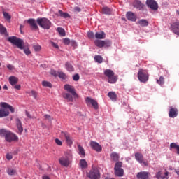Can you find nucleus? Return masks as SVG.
Returning a JSON list of instances; mask_svg holds the SVG:
<instances>
[{
    "label": "nucleus",
    "instance_id": "1",
    "mask_svg": "<svg viewBox=\"0 0 179 179\" xmlns=\"http://www.w3.org/2000/svg\"><path fill=\"white\" fill-rule=\"evenodd\" d=\"M8 41L11 43V44H13V45H16L17 48H20V50H23L26 55H30L31 54V52L29 48H24L23 46L24 45V41H23V40L17 38L16 36H10L8 37Z\"/></svg>",
    "mask_w": 179,
    "mask_h": 179
},
{
    "label": "nucleus",
    "instance_id": "2",
    "mask_svg": "<svg viewBox=\"0 0 179 179\" xmlns=\"http://www.w3.org/2000/svg\"><path fill=\"white\" fill-rule=\"evenodd\" d=\"M73 159V152L72 150H67L64 152V155L59 158V163L63 167H69L72 163Z\"/></svg>",
    "mask_w": 179,
    "mask_h": 179
},
{
    "label": "nucleus",
    "instance_id": "3",
    "mask_svg": "<svg viewBox=\"0 0 179 179\" xmlns=\"http://www.w3.org/2000/svg\"><path fill=\"white\" fill-rule=\"evenodd\" d=\"M0 136L5 138L7 142H17L19 141V137L15 133L5 129H0Z\"/></svg>",
    "mask_w": 179,
    "mask_h": 179
},
{
    "label": "nucleus",
    "instance_id": "4",
    "mask_svg": "<svg viewBox=\"0 0 179 179\" xmlns=\"http://www.w3.org/2000/svg\"><path fill=\"white\" fill-rule=\"evenodd\" d=\"M0 106L2 107V108L0 109V118H3V117H8V115H9V110L6 108H8L11 113H15V108L6 102H1Z\"/></svg>",
    "mask_w": 179,
    "mask_h": 179
},
{
    "label": "nucleus",
    "instance_id": "5",
    "mask_svg": "<svg viewBox=\"0 0 179 179\" xmlns=\"http://www.w3.org/2000/svg\"><path fill=\"white\" fill-rule=\"evenodd\" d=\"M103 73L108 77V83L114 84L118 80L117 76H114V71L111 69L105 70Z\"/></svg>",
    "mask_w": 179,
    "mask_h": 179
},
{
    "label": "nucleus",
    "instance_id": "6",
    "mask_svg": "<svg viewBox=\"0 0 179 179\" xmlns=\"http://www.w3.org/2000/svg\"><path fill=\"white\" fill-rule=\"evenodd\" d=\"M138 80L143 83L148 82V80H149V73L148 71L140 69L138 70Z\"/></svg>",
    "mask_w": 179,
    "mask_h": 179
},
{
    "label": "nucleus",
    "instance_id": "7",
    "mask_svg": "<svg viewBox=\"0 0 179 179\" xmlns=\"http://www.w3.org/2000/svg\"><path fill=\"white\" fill-rule=\"evenodd\" d=\"M36 22L38 26L42 27V29H46L48 30V29H50L51 27V22L47 18H38Z\"/></svg>",
    "mask_w": 179,
    "mask_h": 179
},
{
    "label": "nucleus",
    "instance_id": "8",
    "mask_svg": "<svg viewBox=\"0 0 179 179\" xmlns=\"http://www.w3.org/2000/svg\"><path fill=\"white\" fill-rule=\"evenodd\" d=\"M94 44L96 47H99V48H103L104 47L105 48H108V47H111V41L110 40H105V41H101V40H96L94 41Z\"/></svg>",
    "mask_w": 179,
    "mask_h": 179
},
{
    "label": "nucleus",
    "instance_id": "9",
    "mask_svg": "<svg viewBox=\"0 0 179 179\" xmlns=\"http://www.w3.org/2000/svg\"><path fill=\"white\" fill-rule=\"evenodd\" d=\"M121 167H122V162H116L114 170L115 174L117 177H122L124 176V169Z\"/></svg>",
    "mask_w": 179,
    "mask_h": 179
},
{
    "label": "nucleus",
    "instance_id": "10",
    "mask_svg": "<svg viewBox=\"0 0 179 179\" xmlns=\"http://www.w3.org/2000/svg\"><path fill=\"white\" fill-rule=\"evenodd\" d=\"M85 103L87 106H92L94 110H99V103H97V101L96 99H93L89 96H87L85 99Z\"/></svg>",
    "mask_w": 179,
    "mask_h": 179
},
{
    "label": "nucleus",
    "instance_id": "11",
    "mask_svg": "<svg viewBox=\"0 0 179 179\" xmlns=\"http://www.w3.org/2000/svg\"><path fill=\"white\" fill-rule=\"evenodd\" d=\"M64 89L69 93H71L72 96H73L75 98L79 97V95L77 94L76 92L75 91V87H73V86L66 84L64 86Z\"/></svg>",
    "mask_w": 179,
    "mask_h": 179
},
{
    "label": "nucleus",
    "instance_id": "12",
    "mask_svg": "<svg viewBox=\"0 0 179 179\" xmlns=\"http://www.w3.org/2000/svg\"><path fill=\"white\" fill-rule=\"evenodd\" d=\"M87 177L90 179H99L100 177V173L97 169H92L89 173H87Z\"/></svg>",
    "mask_w": 179,
    "mask_h": 179
},
{
    "label": "nucleus",
    "instance_id": "13",
    "mask_svg": "<svg viewBox=\"0 0 179 179\" xmlns=\"http://www.w3.org/2000/svg\"><path fill=\"white\" fill-rule=\"evenodd\" d=\"M146 5L152 10H157V9H159V4H157V2L155 0H147Z\"/></svg>",
    "mask_w": 179,
    "mask_h": 179
},
{
    "label": "nucleus",
    "instance_id": "14",
    "mask_svg": "<svg viewBox=\"0 0 179 179\" xmlns=\"http://www.w3.org/2000/svg\"><path fill=\"white\" fill-rule=\"evenodd\" d=\"M61 136L62 138H65L66 144L69 146H71V145L73 143V141H72V137H71V135H69L68 132L62 131Z\"/></svg>",
    "mask_w": 179,
    "mask_h": 179
},
{
    "label": "nucleus",
    "instance_id": "15",
    "mask_svg": "<svg viewBox=\"0 0 179 179\" xmlns=\"http://www.w3.org/2000/svg\"><path fill=\"white\" fill-rule=\"evenodd\" d=\"M90 145L94 150H96V152H101V145H100L97 142L91 141Z\"/></svg>",
    "mask_w": 179,
    "mask_h": 179
},
{
    "label": "nucleus",
    "instance_id": "16",
    "mask_svg": "<svg viewBox=\"0 0 179 179\" xmlns=\"http://www.w3.org/2000/svg\"><path fill=\"white\" fill-rule=\"evenodd\" d=\"M135 158H136V160H137V162H138V163H140L141 164H142L143 163L144 166H148V162L143 161V155H142V154L139 152L136 153Z\"/></svg>",
    "mask_w": 179,
    "mask_h": 179
},
{
    "label": "nucleus",
    "instance_id": "17",
    "mask_svg": "<svg viewBox=\"0 0 179 179\" xmlns=\"http://www.w3.org/2000/svg\"><path fill=\"white\" fill-rule=\"evenodd\" d=\"M127 19L131 22H136L137 16L133 12L129 11L126 14Z\"/></svg>",
    "mask_w": 179,
    "mask_h": 179
},
{
    "label": "nucleus",
    "instance_id": "18",
    "mask_svg": "<svg viewBox=\"0 0 179 179\" xmlns=\"http://www.w3.org/2000/svg\"><path fill=\"white\" fill-rule=\"evenodd\" d=\"M169 115L170 118H176V117L178 115V110H177V108L171 106Z\"/></svg>",
    "mask_w": 179,
    "mask_h": 179
},
{
    "label": "nucleus",
    "instance_id": "19",
    "mask_svg": "<svg viewBox=\"0 0 179 179\" xmlns=\"http://www.w3.org/2000/svg\"><path fill=\"white\" fill-rule=\"evenodd\" d=\"M27 23H29L32 30H37V29H38V26H37V23L36 22V20L30 18L27 20Z\"/></svg>",
    "mask_w": 179,
    "mask_h": 179
},
{
    "label": "nucleus",
    "instance_id": "20",
    "mask_svg": "<svg viewBox=\"0 0 179 179\" xmlns=\"http://www.w3.org/2000/svg\"><path fill=\"white\" fill-rule=\"evenodd\" d=\"M138 179H149V173L146 171H141L137 173Z\"/></svg>",
    "mask_w": 179,
    "mask_h": 179
},
{
    "label": "nucleus",
    "instance_id": "21",
    "mask_svg": "<svg viewBox=\"0 0 179 179\" xmlns=\"http://www.w3.org/2000/svg\"><path fill=\"white\" fill-rule=\"evenodd\" d=\"M171 29L175 34L179 36V22H174L171 25Z\"/></svg>",
    "mask_w": 179,
    "mask_h": 179
},
{
    "label": "nucleus",
    "instance_id": "22",
    "mask_svg": "<svg viewBox=\"0 0 179 179\" xmlns=\"http://www.w3.org/2000/svg\"><path fill=\"white\" fill-rule=\"evenodd\" d=\"M133 5L134 7L136 8V9H138V10H142V9H143V4L139 0L134 1Z\"/></svg>",
    "mask_w": 179,
    "mask_h": 179
},
{
    "label": "nucleus",
    "instance_id": "23",
    "mask_svg": "<svg viewBox=\"0 0 179 179\" xmlns=\"http://www.w3.org/2000/svg\"><path fill=\"white\" fill-rule=\"evenodd\" d=\"M9 83L11 85V86H15L19 82V78H17L16 76H10L8 78Z\"/></svg>",
    "mask_w": 179,
    "mask_h": 179
},
{
    "label": "nucleus",
    "instance_id": "24",
    "mask_svg": "<svg viewBox=\"0 0 179 179\" xmlns=\"http://www.w3.org/2000/svg\"><path fill=\"white\" fill-rule=\"evenodd\" d=\"M15 122L17 128L18 129V132H20V134H22V132H23V126H22V121H20V119L17 118L15 120Z\"/></svg>",
    "mask_w": 179,
    "mask_h": 179
},
{
    "label": "nucleus",
    "instance_id": "25",
    "mask_svg": "<svg viewBox=\"0 0 179 179\" xmlns=\"http://www.w3.org/2000/svg\"><path fill=\"white\" fill-rule=\"evenodd\" d=\"M169 172H165L164 176L162 175V171H158L157 173L156 174V177L157 179H169Z\"/></svg>",
    "mask_w": 179,
    "mask_h": 179
},
{
    "label": "nucleus",
    "instance_id": "26",
    "mask_svg": "<svg viewBox=\"0 0 179 179\" xmlns=\"http://www.w3.org/2000/svg\"><path fill=\"white\" fill-rule=\"evenodd\" d=\"M95 38L97 40H103V38H106V33H104V31L96 32L95 34Z\"/></svg>",
    "mask_w": 179,
    "mask_h": 179
},
{
    "label": "nucleus",
    "instance_id": "27",
    "mask_svg": "<svg viewBox=\"0 0 179 179\" xmlns=\"http://www.w3.org/2000/svg\"><path fill=\"white\" fill-rule=\"evenodd\" d=\"M137 24L141 26L142 27H146V26H149V22L147 20L141 19L137 22Z\"/></svg>",
    "mask_w": 179,
    "mask_h": 179
},
{
    "label": "nucleus",
    "instance_id": "28",
    "mask_svg": "<svg viewBox=\"0 0 179 179\" xmlns=\"http://www.w3.org/2000/svg\"><path fill=\"white\" fill-rule=\"evenodd\" d=\"M78 155H80L81 157H85V156H86L85 149L80 145H78Z\"/></svg>",
    "mask_w": 179,
    "mask_h": 179
},
{
    "label": "nucleus",
    "instance_id": "29",
    "mask_svg": "<svg viewBox=\"0 0 179 179\" xmlns=\"http://www.w3.org/2000/svg\"><path fill=\"white\" fill-rule=\"evenodd\" d=\"M79 166L83 169H87V162H86L85 159H80Z\"/></svg>",
    "mask_w": 179,
    "mask_h": 179
},
{
    "label": "nucleus",
    "instance_id": "30",
    "mask_svg": "<svg viewBox=\"0 0 179 179\" xmlns=\"http://www.w3.org/2000/svg\"><path fill=\"white\" fill-rule=\"evenodd\" d=\"M108 96L110 100H113V101H115V100H117V94L114 92H108Z\"/></svg>",
    "mask_w": 179,
    "mask_h": 179
},
{
    "label": "nucleus",
    "instance_id": "31",
    "mask_svg": "<svg viewBox=\"0 0 179 179\" xmlns=\"http://www.w3.org/2000/svg\"><path fill=\"white\" fill-rule=\"evenodd\" d=\"M110 159L114 162H117L120 159V155L117 152H112L110 154Z\"/></svg>",
    "mask_w": 179,
    "mask_h": 179
},
{
    "label": "nucleus",
    "instance_id": "32",
    "mask_svg": "<svg viewBox=\"0 0 179 179\" xmlns=\"http://www.w3.org/2000/svg\"><path fill=\"white\" fill-rule=\"evenodd\" d=\"M65 66H66V70L69 71V72H73L75 71L73 66H72L71 63L66 62Z\"/></svg>",
    "mask_w": 179,
    "mask_h": 179
},
{
    "label": "nucleus",
    "instance_id": "33",
    "mask_svg": "<svg viewBox=\"0 0 179 179\" xmlns=\"http://www.w3.org/2000/svg\"><path fill=\"white\" fill-rule=\"evenodd\" d=\"M64 99H66L67 101H73V97L69 93H66L63 95Z\"/></svg>",
    "mask_w": 179,
    "mask_h": 179
},
{
    "label": "nucleus",
    "instance_id": "34",
    "mask_svg": "<svg viewBox=\"0 0 179 179\" xmlns=\"http://www.w3.org/2000/svg\"><path fill=\"white\" fill-rule=\"evenodd\" d=\"M171 149H176L177 150V154L179 155V145L176 143H171L170 144Z\"/></svg>",
    "mask_w": 179,
    "mask_h": 179
},
{
    "label": "nucleus",
    "instance_id": "35",
    "mask_svg": "<svg viewBox=\"0 0 179 179\" xmlns=\"http://www.w3.org/2000/svg\"><path fill=\"white\" fill-rule=\"evenodd\" d=\"M102 13L104 15H111V9L108 7H103L102 8Z\"/></svg>",
    "mask_w": 179,
    "mask_h": 179
},
{
    "label": "nucleus",
    "instance_id": "36",
    "mask_svg": "<svg viewBox=\"0 0 179 179\" xmlns=\"http://www.w3.org/2000/svg\"><path fill=\"white\" fill-rule=\"evenodd\" d=\"M3 17H4V19H6V20H7L8 22H10V19H12V16H10L9 15V13L3 11Z\"/></svg>",
    "mask_w": 179,
    "mask_h": 179
},
{
    "label": "nucleus",
    "instance_id": "37",
    "mask_svg": "<svg viewBox=\"0 0 179 179\" xmlns=\"http://www.w3.org/2000/svg\"><path fill=\"white\" fill-rule=\"evenodd\" d=\"M57 76L60 78V79H62L63 80H66V79H68V76L65 74L64 72H59L57 74Z\"/></svg>",
    "mask_w": 179,
    "mask_h": 179
},
{
    "label": "nucleus",
    "instance_id": "38",
    "mask_svg": "<svg viewBox=\"0 0 179 179\" xmlns=\"http://www.w3.org/2000/svg\"><path fill=\"white\" fill-rule=\"evenodd\" d=\"M26 93L29 94V96H32L34 99H37V92L34 90H31V91H27Z\"/></svg>",
    "mask_w": 179,
    "mask_h": 179
},
{
    "label": "nucleus",
    "instance_id": "39",
    "mask_svg": "<svg viewBox=\"0 0 179 179\" xmlns=\"http://www.w3.org/2000/svg\"><path fill=\"white\" fill-rule=\"evenodd\" d=\"M59 16H61L62 17H64V19L70 17L69 14H68V13H64L61 10H59Z\"/></svg>",
    "mask_w": 179,
    "mask_h": 179
},
{
    "label": "nucleus",
    "instance_id": "40",
    "mask_svg": "<svg viewBox=\"0 0 179 179\" xmlns=\"http://www.w3.org/2000/svg\"><path fill=\"white\" fill-rule=\"evenodd\" d=\"M16 173V169H13L12 168H8L7 169V174H8V176H15Z\"/></svg>",
    "mask_w": 179,
    "mask_h": 179
},
{
    "label": "nucleus",
    "instance_id": "41",
    "mask_svg": "<svg viewBox=\"0 0 179 179\" xmlns=\"http://www.w3.org/2000/svg\"><path fill=\"white\" fill-rule=\"evenodd\" d=\"M42 86L43 87H52V84L48 81H42Z\"/></svg>",
    "mask_w": 179,
    "mask_h": 179
},
{
    "label": "nucleus",
    "instance_id": "42",
    "mask_svg": "<svg viewBox=\"0 0 179 179\" xmlns=\"http://www.w3.org/2000/svg\"><path fill=\"white\" fill-rule=\"evenodd\" d=\"M94 60L96 61V62L101 64V62H103V57L100 55H95Z\"/></svg>",
    "mask_w": 179,
    "mask_h": 179
},
{
    "label": "nucleus",
    "instance_id": "43",
    "mask_svg": "<svg viewBox=\"0 0 179 179\" xmlns=\"http://www.w3.org/2000/svg\"><path fill=\"white\" fill-rule=\"evenodd\" d=\"M57 31L62 37H65V29L61 27L57 28Z\"/></svg>",
    "mask_w": 179,
    "mask_h": 179
},
{
    "label": "nucleus",
    "instance_id": "44",
    "mask_svg": "<svg viewBox=\"0 0 179 179\" xmlns=\"http://www.w3.org/2000/svg\"><path fill=\"white\" fill-rule=\"evenodd\" d=\"M157 83L158 85H160L161 86L163 85H164V77L161 76V77L159 78V80H157Z\"/></svg>",
    "mask_w": 179,
    "mask_h": 179
},
{
    "label": "nucleus",
    "instance_id": "45",
    "mask_svg": "<svg viewBox=\"0 0 179 179\" xmlns=\"http://www.w3.org/2000/svg\"><path fill=\"white\" fill-rule=\"evenodd\" d=\"M0 33L1 34H5L6 33V28L3 27V25L0 24Z\"/></svg>",
    "mask_w": 179,
    "mask_h": 179
},
{
    "label": "nucleus",
    "instance_id": "46",
    "mask_svg": "<svg viewBox=\"0 0 179 179\" xmlns=\"http://www.w3.org/2000/svg\"><path fill=\"white\" fill-rule=\"evenodd\" d=\"M33 48H34V51H36V52L38 51H41V45H34L33 46Z\"/></svg>",
    "mask_w": 179,
    "mask_h": 179
},
{
    "label": "nucleus",
    "instance_id": "47",
    "mask_svg": "<svg viewBox=\"0 0 179 179\" xmlns=\"http://www.w3.org/2000/svg\"><path fill=\"white\" fill-rule=\"evenodd\" d=\"M80 76H79V74H75L73 76V80L75 81V82H78V80H79L80 79Z\"/></svg>",
    "mask_w": 179,
    "mask_h": 179
},
{
    "label": "nucleus",
    "instance_id": "48",
    "mask_svg": "<svg viewBox=\"0 0 179 179\" xmlns=\"http://www.w3.org/2000/svg\"><path fill=\"white\" fill-rule=\"evenodd\" d=\"M55 142L56 145H58V146H62V141H61V140L56 138L55 140Z\"/></svg>",
    "mask_w": 179,
    "mask_h": 179
},
{
    "label": "nucleus",
    "instance_id": "49",
    "mask_svg": "<svg viewBox=\"0 0 179 179\" xmlns=\"http://www.w3.org/2000/svg\"><path fill=\"white\" fill-rule=\"evenodd\" d=\"M50 75H52V76H58V73H57V71H55V70H50Z\"/></svg>",
    "mask_w": 179,
    "mask_h": 179
},
{
    "label": "nucleus",
    "instance_id": "50",
    "mask_svg": "<svg viewBox=\"0 0 179 179\" xmlns=\"http://www.w3.org/2000/svg\"><path fill=\"white\" fill-rule=\"evenodd\" d=\"M87 36L90 38H94V37H95L94 34L92 31L88 32Z\"/></svg>",
    "mask_w": 179,
    "mask_h": 179
},
{
    "label": "nucleus",
    "instance_id": "51",
    "mask_svg": "<svg viewBox=\"0 0 179 179\" xmlns=\"http://www.w3.org/2000/svg\"><path fill=\"white\" fill-rule=\"evenodd\" d=\"M6 158L7 160H12V159H13V156H12V154H6Z\"/></svg>",
    "mask_w": 179,
    "mask_h": 179
},
{
    "label": "nucleus",
    "instance_id": "52",
    "mask_svg": "<svg viewBox=\"0 0 179 179\" xmlns=\"http://www.w3.org/2000/svg\"><path fill=\"white\" fill-rule=\"evenodd\" d=\"M50 44L52 47H54L55 48H57L58 50V48H59V46H58V44L55 43L53 41L50 42Z\"/></svg>",
    "mask_w": 179,
    "mask_h": 179
},
{
    "label": "nucleus",
    "instance_id": "53",
    "mask_svg": "<svg viewBox=\"0 0 179 179\" xmlns=\"http://www.w3.org/2000/svg\"><path fill=\"white\" fill-rule=\"evenodd\" d=\"M45 120H48V121H52V117L50 115H45Z\"/></svg>",
    "mask_w": 179,
    "mask_h": 179
},
{
    "label": "nucleus",
    "instance_id": "54",
    "mask_svg": "<svg viewBox=\"0 0 179 179\" xmlns=\"http://www.w3.org/2000/svg\"><path fill=\"white\" fill-rule=\"evenodd\" d=\"M71 45L74 48H76L78 47V43L75 41H71Z\"/></svg>",
    "mask_w": 179,
    "mask_h": 179
},
{
    "label": "nucleus",
    "instance_id": "55",
    "mask_svg": "<svg viewBox=\"0 0 179 179\" xmlns=\"http://www.w3.org/2000/svg\"><path fill=\"white\" fill-rule=\"evenodd\" d=\"M63 43L64 44H66V45H68V44H69V43H71V41L69 40V38H64L63 41Z\"/></svg>",
    "mask_w": 179,
    "mask_h": 179
},
{
    "label": "nucleus",
    "instance_id": "56",
    "mask_svg": "<svg viewBox=\"0 0 179 179\" xmlns=\"http://www.w3.org/2000/svg\"><path fill=\"white\" fill-rule=\"evenodd\" d=\"M7 68L9 69V71H13L15 69V67L11 64L7 65Z\"/></svg>",
    "mask_w": 179,
    "mask_h": 179
},
{
    "label": "nucleus",
    "instance_id": "57",
    "mask_svg": "<svg viewBox=\"0 0 179 179\" xmlns=\"http://www.w3.org/2000/svg\"><path fill=\"white\" fill-rule=\"evenodd\" d=\"M14 89H16L17 90H20L22 89V86L20 85H14Z\"/></svg>",
    "mask_w": 179,
    "mask_h": 179
},
{
    "label": "nucleus",
    "instance_id": "58",
    "mask_svg": "<svg viewBox=\"0 0 179 179\" xmlns=\"http://www.w3.org/2000/svg\"><path fill=\"white\" fill-rule=\"evenodd\" d=\"M25 114L28 118H33V117H31V115H30V113L28 111H26Z\"/></svg>",
    "mask_w": 179,
    "mask_h": 179
},
{
    "label": "nucleus",
    "instance_id": "59",
    "mask_svg": "<svg viewBox=\"0 0 179 179\" xmlns=\"http://www.w3.org/2000/svg\"><path fill=\"white\" fill-rule=\"evenodd\" d=\"M42 179H51V178H50V176H48L47 175H43L42 176Z\"/></svg>",
    "mask_w": 179,
    "mask_h": 179
},
{
    "label": "nucleus",
    "instance_id": "60",
    "mask_svg": "<svg viewBox=\"0 0 179 179\" xmlns=\"http://www.w3.org/2000/svg\"><path fill=\"white\" fill-rule=\"evenodd\" d=\"M74 10H75L76 12H80V8H79V7H75V8H74Z\"/></svg>",
    "mask_w": 179,
    "mask_h": 179
},
{
    "label": "nucleus",
    "instance_id": "61",
    "mask_svg": "<svg viewBox=\"0 0 179 179\" xmlns=\"http://www.w3.org/2000/svg\"><path fill=\"white\" fill-rule=\"evenodd\" d=\"M3 89H4L5 90H8V86L7 85H4L3 87Z\"/></svg>",
    "mask_w": 179,
    "mask_h": 179
},
{
    "label": "nucleus",
    "instance_id": "62",
    "mask_svg": "<svg viewBox=\"0 0 179 179\" xmlns=\"http://www.w3.org/2000/svg\"><path fill=\"white\" fill-rule=\"evenodd\" d=\"M22 27H23V25H20V29H22Z\"/></svg>",
    "mask_w": 179,
    "mask_h": 179
},
{
    "label": "nucleus",
    "instance_id": "63",
    "mask_svg": "<svg viewBox=\"0 0 179 179\" xmlns=\"http://www.w3.org/2000/svg\"><path fill=\"white\" fill-rule=\"evenodd\" d=\"M1 89H2V87H1V85H0V90H1Z\"/></svg>",
    "mask_w": 179,
    "mask_h": 179
},
{
    "label": "nucleus",
    "instance_id": "64",
    "mask_svg": "<svg viewBox=\"0 0 179 179\" xmlns=\"http://www.w3.org/2000/svg\"><path fill=\"white\" fill-rule=\"evenodd\" d=\"M0 66H1V63H0Z\"/></svg>",
    "mask_w": 179,
    "mask_h": 179
}]
</instances>
